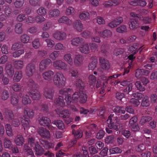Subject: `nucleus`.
Listing matches in <instances>:
<instances>
[{"mask_svg": "<svg viewBox=\"0 0 157 157\" xmlns=\"http://www.w3.org/2000/svg\"><path fill=\"white\" fill-rule=\"evenodd\" d=\"M75 85L77 88H79V91L75 93L72 95V98L69 93L72 91V90L70 88H64L62 89L59 91L60 94L62 95H67L65 99L67 104L69 105L71 101L75 103L77 102L79 98L80 102L82 103H85L87 100V97L85 92L83 89L84 84L81 80L79 79L77 81Z\"/></svg>", "mask_w": 157, "mask_h": 157, "instance_id": "1", "label": "nucleus"}, {"mask_svg": "<svg viewBox=\"0 0 157 157\" xmlns=\"http://www.w3.org/2000/svg\"><path fill=\"white\" fill-rule=\"evenodd\" d=\"M53 80L54 85L58 87H62L65 84V78L61 72L56 73L54 75Z\"/></svg>", "mask_w": 157, "mask_h": 157, "instance_id": "2", "label": "nucleus"}, {"mask_svg": "<svg viewBox=\"0 0 157 157\" xmlns=\"http://www.w3.org/2000/svg\"><path fill=\"white\" fill-rule=\"evenodd\" d=\"M29 146L33 147L36 151V154L37 155H41L44 152L43 149L40 147L37 142H35L33 138H29L28 140Z\"/></svg>", "mask_w": 157, "mask_h": 157, "instance_id": "3", "label": "nucleus"}, {"mask_svg": "<svg viewBox=\"0 0 157 157\" xmlns=\"http://www.w3.org/2000/svg\"><path fill=\"white\" fill-rule=\"evenodd\" d=\"M113 114H111L109 117L108 119L107 120V124H108V126L109 127L112 128L116 131L118 130V125L119 120L117 118H115L114 122L111 123L112 120L114 118Z\"/></svg>", "mask_w": 157, "mask_h": 157, "instance_id": "4", "label": "nucleus"}, {"mask_svg": "<svg viewBox=\"0 0 157 157\" xmlns=\"http://www.w3.org/2000/svg\"><path fill=\"white\" fill-rule=\"evenodd\" d=\"M56 112L59 117L66 118V119L65 120L66 124H69L72 121V119L71 118L68 117L70 114V113L68 110H65L60 111L59 109H57L56 110Z\"/></svg>", "mask_w": 157, "mask_h": 157, "instance_id": "5", "label": "nucleus"}, {"mask_svg": "<svg viewBox=\"0 0 157 157\" xmlns=\"http://www.w3.org/2000/svg\"><path fill=\"white\" fill-rule=\"evenodd\" d=\"M53 66L55 68L59 70L66 71L67 68V64L61 60H57L54 62Z\"/></svg>", "mask_w": 157, "mask_h": 157, "instance_id": "6", "label": "nucleus"}, {"mask_svg": "<svg viewBox=\"0 0 157 157\" xmlns=\"http://www.w3.org/2000/svg\"><path fill=\"white\" fill-rule=\"evenodd\" d=\"M39 124L43 126H47L48 128L52 130L54 128L50 124L51 121L48 118L44 117L40 118L38 120Z\"/></svg>", "mask_w": 157, "mask_h": 157, "instance_id": "7", "label": "nucleus"}, {"mask_svg": "<svg viewBox=\"0 0 157 157\" xmlns=\"http://www.w3.org/2000/svg\"><path fill=\"white\" fill-rule=\"evenodd\" d=\"M51 63V60L49 59L42 60L39 65V71H41L44 70Z\"/></svg>", "mask_w": 157, "mask_h": 157, "instance_id": "8", "label": "nucleus"}, {"mask_svg": "<svg viewBox=\"0 0 157 157\" xmlns=\"http://www.w3.org/2000/svg\"><path fill=\"white\" fill-rule=\"evenodd\" d=\"M38 134L43 138L46 139H49L51 135L49 132L43 128H40L38 130Z\"/></svg>", "mask_w": 157, "mask_h": 157, "instance_id": "9", "label": "nucleus"}, {"mask_svg": "<svg viewBox=\"0 0 157 157\" xmlns=\"http://www.w3.org/2000/svg\"><path fill=\"white\" fill-rule=\"evenodd\" d=\"M35 71V66L32 63H29L27 66L26 72L29 76H31Z\"/></svg>", "mask_w": 157, "mask_h": 157, "instance_id": "10", "label": "nucleus"}, {"mask_svg": "<svg viewBox=\"0 0 157 157\" xmlns=\"http://www.w3.org/2000/svg\"><path fill=\"white\" fill-rule=\"evenodd\" d=\"M53 36L57 40H62L66 38L67 35L63 32H58L54 34Z\"/></svg>", "mask_w": 157, "mask_h": 157, "instance_id": "11", "label": "nucleus"}, {"mask_svg": "<svg viewBox=\"0 0 157 157\" xmlns=\"http://www.w3.org/2000/svg\"><path fill=\"white\" fill-rule=\"evenodd\" d=\"M84 57L81 55H76L74 59V64L77 66H80L82 64L84 60Z\"/></svg>", "mask_w": 157, "mask_h": 157, "instance_id": "12", "label": "nucleus"}, {"mask_svg": "<svg viewBox=\"0 0 157 157\" xmlns=\"http://www.w3.org/2000/svg\"><path fill=\"white\" fill-rule=\"evenodd\" d=\"M100 62L101 67L104 70H108L110 68V65L108 61L103 58L100 59Z\"/></svg>", "mask_w": 157, "mask_h": 157, "instance_id": "13", "label": "nucleus"}, {"mask_svg": "<svg viewBox=\"0 0 157 157\" xmlns=\"http://www.w3.org/2000/svg\"><path fill=\"white\" fill-rule=\"evenodd\" d=\"M54 75V72L51 71H48L44 73L42 77L44 79L50 81L52 79V77Z\"/></svg>", "mask_w": 157, "mask_h": 157, "instance_id": "14", "label": "nucleus"}, {"mask_svg": "<svg viewBox=\"0 0 157 157\" xmlns=\"http://www.w3.org/2000/svg\"><path fill=\"white\" fill-rule=\"evenodd\" d=\"M73 26L75 29L78 32L82 31L83 29V24L79 20L75 21L73 23Z\"/></svg>", "mask_w": 157, "mask_h": 157, "instance_id": "15", "label": "nucleus"}, {"mask_svg": "<svg viewBox=\"0 0 157 157\" xmlns=\"http://www.w3.org/2000/svg\"><path fill=\"white\" fill-rule=\"evenodd\" d=\"M64 105L63 98L62 96H59L55 100L54 104V106L57 108L62 107L64 106Z\"/></svg>", "mask_w": 157, "mask_h": 157, "instance_id": "16", "label": "nucleus"}, {"mask_svg": "<svg viewBox=\"0 0 157 157\" xmlns=\"http://www.w3.org/2000/svg\"><path fill=\"white\" fill-rule=\"evenodd\" d=\"M122 19L121 17H119L115 19L109 24V26L111 28L116 27L122 22Z\"/></svg>", "mask_w": 157, "mask_h": 157, "instance_id": "17", "label": "nucleus"}, {"mask_svg": "<svg viewBox=\"0 0 157 157\" xmlns=\"http://www.w3.org/2000/svg\"><path fill=\"white\" fill-rule=\"evenodd\" d=\"M149 73V72L148 71H145L142 69H138L136 71L135 76L137 78H140L143 75L146 76L148 75Z\"/></svg>", "mask_w": 157, "mask_h": 157, "instance_id": "18", "label": "nucleus"}, {"mask_svg": "<svg viewBox=\"0 0 157 157\" xmlns=\"http://www.w3.org/2000/svg\"><path fill=\"white\" fill-rule=\"evenodd\" d=\"M78 49L82 53L88 54L90 52L89 47L87 44L85 43L82 45L78 48Z\"/></svg>", "mask_w": 157, "mask_h": 157, "instance_id": "19", "label": "nucleus"}, {"mask_svg": "<svg viewBox=\"0 0 157 157\" xmlns=\"http://www.w3.org/2000/svg\"><path fill=\"white\" fill-rule=\"evenodd\" d=\"M21 121L24 129H28L30 127L29 120L23 117L21 120Z\"/></svg>", "mask_w": 157, "mask_h": 157, "instance_id": "20", "label": "nucleus"}, {"mask_svg": "<svg viewBox=\"0 0 157 157\" xmlns=\"http://www.w3.org/2000/svg\"><path fill=\"white\" fill-rule=\"evenodd\" d=\"M79 17L82 20L86 21L89 19L90 14L87 11H84L79 13Z\"/></svg>", "mask_w": 157, "mask_h": 157, "instance_id": "21", "label": "nucleus"}, {"mask_svg": "<svg viewBox=\"0 0 157 157\" xmlns=\"http://www.w3.org/2000/svg\"><path fill=\"white\" fill-rule=\"evenodd\" d=\"M23 137L21 135H18L14 140L15 144L18 146H22L24 143Z\"/></svg>", "mask_w": 157, "mask_h": 157, "instance_id": "22", "label": "nucleus"}, {"mask_svg": "<svg viewBox=\"0 0 157 157\" xmlns=\"http://www.w3.org/2000/svg\"><path fill=\"white\" fill-rule=\"evenodd\" d=\"M96 33L98 34L100 36L103 37L104 38L110 37L112 35L111 32L110 30H105L102 33H99L98 30H96Z\"/></svg>", "mask_w": 157, "mask_h": 157, "instance_id": "23", "label": "nucleus"}, {"mask_svg": "<svg viewBox=\"0 0 157 157\" xmlns=\"http://www.w3.org/2000/svg\"><path fill=\"white\" fill-rule=\"evenodd\" d=\"M63 59L70 65H73V60L71 54L69 53L66 54L63 56Z\"/></svg>", "mask_w": 157, "mask_h": 157, "instance_id": "24", "label": "nucleus"}, {"mask_svg": "<svg viewBox=\"0 0 157 157\" xmlns=\"http://www.w3.org/2000/svg\"><path fill=\"white\" fill-rule=\"evenodd\" d=\"M83 40L82 38L76 37L71 40L70 41V44L72 46H77Z\"/></svg>", "mask_w": 157, "mask_h": 157, "instance_id": "25", "label": "nucleus"}, {"mask_svg": "<svg viewBox=\"0 0 157 157\" xmlns=\"http://www.w3.org/2000/svg\"><path fill=\"white\" fill-rule=\"evenodd\" d=\"M30 96L34 100H37L40 99V95L39 92L37 90L30 92Z\"/></svg>", "mask_w": 157, "mask_h": 157, "instance_id": "26", "label": "nucleus"}, {"mask_svg": "<svg viewBox=\"0 0 157 157\" xmlns=\"http://www.w3.org/2000/svg\"><path fill=\"white\" fill-rule=\"evenodd\" d=\"M6 70V73L10 77H12L13 75L14 71L11 65L10 64L7 65Z\"/></svg>", "mask_w": 157, "mask_h": 157, "instance_id": "27", "label": "nucleus"}, {"mask_svg": "<svg viewBox=\"0 0 157 157\" xmlns=\"http://www.w3.org/2000/svg\"><path fill=\"white\" fill-rule=\"evenodd\" d=\"M58 22L61 23H64L67 25H70L72 24V21L66 17H62L58 20Z\"/></svg>", "mask_w": 157, "mask_h": 157, "instance_id": "28", "label": "nucleus"}, {"mask_svg": "<svg viewBox=\"0 0 157 157\" xmlns=\"http://www.w3.org/2000/svg\"><path fill=\"white\" fill-rule=\"evenodd\" d=\"M24 150L26 151V154L28 157H35L33 151L30 149L29 146L25 145L24 146Z\"/></svg>", "mask_w": 157, "mask_h": 157, "instance_id": "29", "label": "nucleus"}, {"mask_svg": "<svg viewBox=\"0 0 157 157\" xmlns=\"http://www.w3.org/2000/svg\"><path fill=\"white\" fill-rule=\"evenodd\" d=\"M92 61L90 63L88 66L89 69L91 70H94L96 67L97 62V59L95 57L92 58Z\"/></svg>", "mask_w": 157, "mask_h": 157, "instance_id": "30", "label": "nucleus"}, {"mask_svg": "<svg viewBox=\"0 0 157 157\" xmlns=\"http://www.w3.org/2000/svg\"><path fill=\"white\" fill-rule=\"evenodd\" d=\"M54 91L51 90H45L44 92V95L47 98L52 99L53 96Z\"/></svg>", "mask_w": 157, "mask_h": 157, "instance_id": "31", "label": "nucleus"}, {"mask_svg": "<svg viewBox=\"0 0 157 157\" xmlns=\"http://www.w3.org/2000/svg\"><path fill=\"white\" fill-rule=\"evenodd\" d=\"M76 127V125H73L71 126V128H72V133L74 135L75 137L76 138H78L81 137L82 136V132L80 130H78L75 132L73 128Z\"/></svg>", "mask_w": 157, "mask_h": 157, "instance_id": "32", "label": "nucleus"}, {"mask_svg": "<svg viewBox=\"0 0 157 157\" xmlns=\"http://www.w3.org/2000/svg\"><path fill=\"white\" fill-rule=\"evenodd\" d=\"M24 114L29 118H32L34 116V112L32 109L26 108L25 109Z\"/></svg>", "mask_w": 157, "mask_h": 157, "instance_id": "33", "label": "nucleus"}, {"mask_svg": "<svg viewBox=\"0 0 157 157\" xmlns=\"http://www.w3.org/2000/svg\"><path fill=\"white\" fill-rule=\"evenodd\" d=\"M135 57H133V55L132 54L129 56L128 57V59L131 60L130 63H129V66L128 67L124 70V72L123 74V75H124L125 74H127L129 71L130 68L131 67V65L132 64V60L135 58Z\"/></svg>", "mask_w": 157, "mask_h": 157, "instance_id": "34", "label": "nucleus"}, {"mask_svg": "<svg viewBox=\"0 0 157 157\" xmlns=\"http://www.w3.org/2000/svg\"><path fill=\"white\" fill-rule=\"evenodd\" d=\"M146 2L144 1L138 0L131 2V4L133 6L138 5L141 6H144L146 5Z\"/></svg>", "mask_w": 157, "mask_h": 157, "instance_id": "35", "label": "nucleus"}, {"mask_svg": "<svg viewBox=\"0 0 157 157\" xmlns=\"http://www.w3.org/2000/svg\"><path fill=\"white\" fill-rule=\"evenodd\" d=\"M22 77V73L21 71H17L15 72L13 78V80L16 82H19Z\"/></svg>", "mask_w": 157, "mask_h": 157, "instance_id": "36", "label": "nucleus"}, {"mask_svg": "<svg viewBox=\"0 0 157 157\" xmlns=\"http://www.w3.org/2000/svg\"><path fill=\"white\" fill-rule=\"evenodd\" d=\"M40 142L41 144L47 149L52 148L54 147V144H53L49 143L46 140H41Z\"/></svg>", "mask_w": 157, "mask_h": 157, "instance_id": "37", "label": "nucleus"}, {"mask_svg": "<svg viewBox=\"0 0 157 157\" xmlns=\"http://www.w3.org/2000/svg\"><path fill=\"white\" fill-rule=\"evenodd\" d=\"M129 28L133 30L139 27V24L135 20H131L129 24Z\"/></svg>", "mask_w": 157, "mask_h": 157, "instance_id": "38", "label": "nucleus"}, {"mask_svg": "<svg viewBox=\"0 0 157 157\" xmlns=\"http://www.w3.org/2000/svg\"><path fill=\"white\" fill-rule=\"evenodd\" d=\"M3 145L4 147L9 149L12 145L11 141L7 138H5L3 140Z\"/></svg>", "mask_w": 157, "mask_h": 157, "instance_id": "39", "label": "nucleus"}, {"mask_svg": "<svg viewBox=\"0 0 157 157\" xmlns=\"http://www.w3.org/2000/svg\"><path fill=\"white\" fill-rule=\"evenodd\" d=\"M22 104L24 105L29 104L31 103V100L29 98V96L27 95H24L22 98Z\"/></svg>", "mask_w": 157, "mask_h": 157, "instance_id": "40", "label": "nucleus"}, {"mask_svg": "<svg viewBox=\"0 0 157 157\" xmlns=\"http://www.w3.org/2000/svg\"><path fill=\"white\" fill-rule=\"evenodd\" d=\"M60 14L59 11L57 9H55L50 11L49 16L51 17H56L59 16Z\"/></svg>", "mask_w": 157, "mask_h": 157, "instance_id": "41", "label": "nucleus"}, {"mask_svg": "<svg viewBox=\"0 0 157 157\" xmlns=\"http://www.w3.org/2000/svg\"><path fill=\"white\" fill-rule=\"evenodd\" d=\"M52 123L56 125L59 129H63L65 128L64 125L61 121H54Z\"/></svg>", "mask_w": 157, "mask_h": 157, "instance_id": "42", "label": "nucleus"}, {"mask_svg": "<svg viewBox=\"0 0 157 157\" xmlns=\"http://www.w3.org/2000/svg\"><path fill=\"white\" fill-rule=\"evenodd\" d=\"M7 135L10 137H12L13 136L12 129L10 125L6 124L5 125Z\"/></svg>", "mask_w": 157, "mask_h": 157, "instance_id": "43", "label": "nucleus"}, {"mask_svg": "<svg viewBox=\"0 0 157 157\" xmlns=\"http://www.w3.org/2000/svg\"><path fill=\"white\" fill-rule=\"evenodd\" d=\"M96 80V78L93 75H90L88 77V82L89 85L90 86H94L95 85Z\"/></svg>", "mask_w": 157, "mask_h": 157, "instance_id": "44", "label": "nucleus"}, {"mask_svg": "<svg viewBox=\"0 0 157 157\" xmlns=\"http://www.w3.org/2000/svg\"><path fill=\"white\" fill-rule=\"evenodd\" d=\"M4 115L6 119L10 121L13 117V115L12 111L9 110H6L5 113Z\"/></svg>", "mask_w": 157, "mask_h": 157, "instance_id": "45", "label": "nucleus"}, {"mask_svg": "<svg viewBox=\"0 0 157 157\" xmlns=\"http://www.w3.org/2000/svg\"><path fill=\"white\" fill-rule=\"evenodd\" d=\"M22 24L19 23L16 25L15 26V31L17 34H20L22 33Z\"/></svg>", "mask_w": 157, "mask_h": 157, "instance_id": "46", "label": "nucleus"}, {"mask_svg": "<svg viewBox=\"0 0 157 157\" xmlns=\"http://www.w3.org/2000/svg\"><path fill=\"white\" fill-rule=\"evenodd\" d=\"M13 64L15 68L17 69H21L23 67V62L21 60L15 61Z\"/></svg>", "mask_w": 157, "mask_h": 157, "instance_id": "47", "label": "nucleus"}, {"mask_svg": "<svg viewBox=\"0 0 157 157\" xmlns=\"http://www.w3.org/2000/svg\"><path fill=\"white\" fill-rule=\"evenodd\" d=\"M20 40L22 43H27L29 41L30 37L27 35L24 34L21 36Z\"/></svg>", "mask_w": 157, "mask_h": 157, "instance_id": "48", "label": "nucleus"}, {"mask_svg": "<svg viewBox=\"0 0 157 157\" xmlns=\"http://www.w3.org/2000/svg\"><path fill=\"white\" fill-rule=\"evenodd\" d=\"M113 110L114 112L116 113L124 114L125 112L124 108L122 107H115L113 109Z\"/></svg>", "mask_w": 157, "mask_h": 157, "instance_id": "49", "label": "nucleus"}, {"mask_svg": "<svg viewBox=\"0 0 157 157\" xmlns=\"http://www.w3.org/2000/svg\"><path fill=\"white\" fill-rule=\"evenodd\" d=\"M141 105L143 107H147L149 105L148 98L147 96H145L144 97L142 100Z\"/></svg>", "mask_w": 157, "mask_h": 157, "instance_id": "50", "label": "nucleus"}, {"mask_svg": "<svg viewBox=\"0 0 157 157\" xmlns=\"http://www.w3.org/2000/svg\"><path fill=\"white\" fill-rule=\"evenodd\" d=\"M75 13V10L72 7H70L68 8L66 10V13L67 15H74Z\"/></svg>", "mask_w": 157, "mask_h": 157, "instance_id": "51", "label": "nucleus"}, {"mask_svg": "<svg viewBox=\"0 0 157 157\" xmlns=\"http://www.w3.org/2000/svg\"><path fill=\"white\" fill-rule=\"evenodd\" d=\"M151 119L152 118L151 117H141L140 121V124L141 125H143L146 122H148L151 120Z\"/></svg>", "mask_w": 157, "mask_h": 157, "instance_id": "52", "label": "nucleus"}, {"mask_svg": "<svg viewBox=\"0 0 157 157\" xmlns=\"http://www.w3.org/2000/svg\"><path fill=\"white\" fill-rule=\"evenodd\" d=\"M137 120V117L136 116H134L132 117L129 120L128 126L129 128H131L134 125L135 123H136Z\"/></svg>", "mask_w": 157, "mask_h": 157, "instance_id": "53", "label": "nucleus"}, {"mask_svg": "<svg viewBox=\"0 0 157 157\" xmlns=\"http://www.w3.org/2000/svg\"><path fill=\"white\" fill-rule=\"evenodd\" d=\"M59 52L58 51H54L49 55V57L52 60H55L59 56Z\"/></svg>", "mask_w": 157, "mask_h": 157, "instance_id": "54", "label": "nucleus"}, {"mask_svg": "<svg viewBox=\"0 0 157 157\" xmlns=\"http://www.w3.org/2000/svg\"><path fill=\"white\" fill-rule=\"evenodd\" d=\"M136 86L137 89L140 91H143L145 90L144 87L143 86L140 81H137L136 82Z\"/></svg>", "mask_w": 157, "mask_h": 157, "instance_id": "55", "label": "nucleus"}, {"mask_svg": "<svg viewBox=\"0 0 157 157\" xmlns=\"http://www.w3.org/2000/svg\"><path fill=\"white\" fill-rule=\"evenodd\" d=\"M110 154H119L122 151L118 147H115L109 149Z\"/></svg>", "mask_w": 157, "mask_h": 157, "instance_id": "56", "label": "nucleus"}, {"mask_svg": "<svg viewBox=\"0 0 157 157\" xmlns=\"http://www.w3.org/2000/svg\"><path fill=\"white\" fill-rule=\"evenodd\" d=\"M32 45L33 47L35 49L39 48L40 45L39 39H36L34 40L32 42Z\"/></svg>", "mask_w": 157, "mask_h": 157, "instance_id": "57", "label": "nucleus"}, {"mask_svg": "<svg viewBox=\"0 0 157 157\" xmlns=\"http://www.w3.org/2000/svg\"><path fill=\"white\" fill-rule=\"evenodd\" d=\"M55 49L56 50H64L66 47L63 46V44L61 43L57 44L55 46Z\"/></svg>", "mask_w": 157, "mask_h": 157, "instance_id": "58", "label": "nucleus"}, {"mask_svg": "<svg viewBox=\"0 0 157 157\" xmlns=\"http://www.w3.org/2000/svg\"><path fill=\"white\" fill-rule=\"evenodd\" d=\"M37 13L40 15L44 16L46 14L47 12L45 9L41 7L37 10Z\"/></svg>", "mask_w": 157, "mask_h": 157, "instance_id": "59", "label": "nucleus"}, {"mask_svg": "<svg viewBox=\"0 0 157 157\" xmlns=\"http://www.w3.org/2000/svg\"><path fill=\"white\" fill-rule=\"evenodd\" d=\"M127 87L124 90V92L128 93L132 89V83L131 82H128Z\"/></svg>", "mask_w": 157, "mask_h": 157, "instance_id": "60", "label": "nucleus"}, {"mask_svg": "<svg viewBox=\"0 0 157 157\" xmlns=\"http://www.w3.org/2000/svg\"><path fill=\"white\" fill-rule=\"evenodd\" d=\"M24 49L20 50L14 52L13 53V56L16 58L19 57L21 54L24 53Z\"/></svg>", "mask_w": 157, "mask_h": 157, "instance_id": "61", "label": "nucleus"}, {"mask_svg": "<svg viewBox=\"0 0 157 157\" xmlns=\"http://www.w3.org/2000/svg\"><path fill=\"white\" fill-rule=\"evenodd\" d=\"M45 41L47 43L48 47L51 48L53 47L55 44L54 41L50 39H47Z\"/></svg>", "mask_w": 157, "mask_h": 157, "instance_id": "62", "label": "nucleus"}, {"mask_svg": "<svg viewBox=\"0 0 157 157\" xmlns=\"http://www.w3.org/2000/svg\"><path fill=\"white\" fill-rule=\"evenodd\" d=\"M130 103L135 106H137L139 105L140 102L139 100L135 98H132L130 100Z\"/></svg>", "mask_w": 157, "mask_h": 157, "instance_id": "63", "label": "nucleus"}, {"mask_svg": "<svg viewBox=\"0 0 157 157\" xmlns=\"http://www.w3.org/2000/svg\"><path fill=\"white\" fill-rule=\"evenodd\" d=\"M24 3L23 0H16L14 5L16 8H20L22 6Z\"/></svg>", "mask_w": 157, "mask_h": 157, "instance_id": "64", "label": "nucleus"}]
</instances>
